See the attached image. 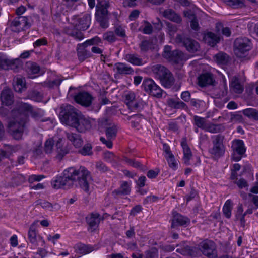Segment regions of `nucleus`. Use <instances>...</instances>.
<instances>
[{
	"mask_svg": "<svg viewBox=\"0 0 258 258\" xmlns=\"http://www.w3.org/2000/svg\"><path fill=\"white\" fill-rule=\"evenodd\" d=\"M163 150L164 153V157L165 158L170 156V155L171 156L173 155L170 150V147L166 144H163Z\"/></svg>",
	"mask_w": 258,
	"mask_h": 258,
	"instance_id": "338daca9",
	"label": "nucleus"
},
{
	"mask_svg": "<svg viewBox=\"0 0 258 258\" xmlns=\"http://www.w3.org/2000/svg\"><path fill=\"white\" fill-rule=\"evenodd\" d=\"M162 56L169 61L175 63H180L186 60L182 51L178 50L171 51V48L169 46H165Z\"/></svg>",
	"mask_w": 258,
	"mask_h": 258,
	"instance_id": "423d86ee",
	"label": "nucleus"
},
{
	"mask_svg": "<svg viewBox=\"0 0 258 258\" xmlns=\"http://www.w3.org/2000/svg\"><path fill=\"white\" fill-rule=\"evenodd\" d=\"M181 145L183 149V160L186 165L190 164V159L192 157V152L190 148L187 145L186 139H183L181 143Z\"/></svg>",
	"mask_w": 258,
	"mask_h": 258,
	"instance_id": "393cba45",
	"label": "nucleus"
},
{
	"mask_svg": "<svg viewBox=\"0 0 258 258\" xmlns=\"http://www.w3.org/2000/svg\"><path fill=\"white\" fill-rule=\"evenodd\" d=\"M153 26L148 21H144L139 28V31L145 34H151L153 32Z\"/></svg>",
	"mask_w": 258,
	"mask_h": 258,
	"instance_id": "ea45409f",
	"label": "nucleus"
},
{
	"mask_svg": "<svg viewBox=\"0 0 258 258\" xmlns=\"http://www.w3.org/2000/svg\"><path fill=\"white\" fill-rule=\"evenodd\" d=\"M96 168L100 172L103 173L108 170V168L102 161H98L96 163Z\"/></svg>",
	"mask_w": 258,
	"mask_h": 258,
	"instance_id": "13d9d810",
	"label": "nucleus"
},
{
	"mask_svg": "<svg viewBox=\"0 0 258 258\" xmlns=\"http://www.w3.org/2000/svg\"><path fill=\"white\" fill-rule=\"evenodd\" d=\"M157 256V250L156 249H151L146 252V258H155Z\"/></svg>",
	"mask_w": 258,
	"mask_h": 258,
	"instance_id": "774afa93",
	"label": "nucleus"
},
{
	"mask_svg": "<svg viewBox=\"0 0 258 258\" xmlns=\"http://www.w3.org/2000/svg\"><path fill=\"white\" fill-rule=\"evenodd\" d=\"M251 48V43L246 38H238L234 41V53L238 57H243Z\"/></svg>",
	"mask_w": 258,
	"mask_h": 258,
	"instance_id": "0eeeda50",
	"label": "nucleus"
},
{
	"mask_svg": "<svg viewBox=\"0 0 258 258\" xmlns=\"http://www.w3.org/2000/svg\"><path fill=\"white\" fill-rule=\"evenodd\" d=\"M12 180L13 185H18L25 181V178L22 175L16 173L13 175Z\"/></svg>",
	"mask_w": 258,
	"mask_h": 258,
	"instance_id": "8fccbe9b",
	"label": "nucleus"
},
{
	"mask_svg": "<svg viewBox=\"0 0 258 258\" xmlns=\"http://www.w3.org/2000/svg\"><path fill=\"white\" fill-rule=\"evenodd\" d=\"M99 123L101 126L106 127L105 134L108 139L113 140L116 137L117 131L116 125L109 122V120L107 119H102Z\"/></svg>",
	"mask_w": 258,
	"mask_h": 258,
	"instance_id": "4468645a",
	"label": "nucleus"
},
{
	"mask_svg": "<svg viewBox=\"0 0 258 258\" xmlns=\"http://www.w3.org/2000/svg\"><path fill=\"white\" fill-rule=\"evenodd\" d=\"M11 25L15 28L16 31H21L30 28L31 23L28 17L18 16L13 20Z\"/></svg>",
	"mask_w": 258,
	"mask_h": 258,
	"instance_id": "f8f14e48",
	"label": "nucleus"
},
{
	"mask_svg": "<svg viewBox=\"0 0 258 258\" xmlns=\"http://www.w3.org/2000/svg\"><path fill=\"white\" fill-rule=\"evenodd\" d=\"M3 150L8 158L12 155L13 153L16 152L15 148L10 145L6 146L5 149Z\"/></svg>",
	"mask_w": 258,
	"mask_h": 258,
	"instance_id": "052dcab7",
	"label": "nucleus"
},
{
	"mask_svg": "<svg viewBox=\"0 0 258 258\" xmlns=\"http://www.w3.org/2000/svg\"><path fill=\"white\" fill-rule=\"evenodd\" d=\"M114 31L116 35L121 37H124L125 36V30L122 27L120 26H116Z\"/></svg>",
	"mask_w": 258,
	"mask_h": 258,
	"instance_id": "0e129e2a",
	"label": "nucleus"
},
{
	"mask_svg": "<svg viewBox=\"0 0 258 258\" xmlns=\"http://www.w3.org/2000/svg\"><path fill=\"white\" fill-rule=\"evenodd\" d=\"M38 223V221H36L31 225L28 233V239L34 245H38V242L40 241L42 243L41 245L43 246L45 244V241L43 237L38 234L36 227Z\"/></svg>",
	"mask_w": 258,
	"mask_h": 258,
	"instance_id": "9b49d317",
	"label": "nucleus"
},
{
	"mask_svg": "<svg viewBox=\"0 0 258 258\" xmlns=\"http://www.w3.org/2000/svg\"><path fill=\"white\" fill-rule=\"evenodd\" d=\"M160 80L162 84L167 88L170 87L174 82V77L169 71Z\"/></svg>",
	"mask_w": 258,
	"mask_h": 258,
	"instance_id": "f704fd0d",
	"label": "nucleus"
},
{
	"mask_svg": "<svg viewBox=\"0 0 258 258\" xmlns=\"http://www.w3.org/2000/svg\"><path fill=\"white\" fill-rule=\"evenodd\" d=\"M142 86L144 90L150 95L159 98L162 96L161 89L150 79H145L143 82Z\"/></svg>",
	"mask_w": 258,
	"mask_h": 258,
	"instance_id": "6e6552de",
	"label": "nucleus"
},
{
	"mask_svg": "<svg viewBox=\"0 0 258 258\" xmlns=\"http://www.w3.org/2000/svg\"><path fill=\"white\" fill-rule=\"evenodd\" d=\"M124 101L126 104L133 108L138 107L136 102V95L135 92L131 91H126L124 94Z\"/></svg>",
	"mask_w": 258,
	"mask_h": 258,
	"instance_id": "b1692460",
	"label": "nucleus"
},
{
	"mask_svg": "<svg viewBox=\"0 0 258 258\" xmlns=\"http://www.w3.org/2000/svg\"><path fill=\"white\" fill-rule=\"evenodd\" d=\"M226 5L233 8H239L244 6L242 0H222Z\"/></svg>",
	"mask_w": 258,
	"mask_h": 258,
	"instance_id": "c03bdc74",
	"label": "nucleus"
},
{
	"mask_svg": "<svg viewBox=\"0 0 258 258\" xmlns=\"http://www.w3.org/2000/svg\"><path fill=\"white\" fill-rule=\"evenodd\" d=\"M203 39L205 43L211 46H214L219 42L220 38L214 33L208 32L204 34Z\"/></svg>",
	"mask_w": 258,
	"mask_h": 258,
	"instance_id": "2f4dec72",
	"label": "nucleus"
},
{
	"mask_svg": "<svg viewBox=\"0 0 258 258\" xmlns=\"http://www.w3.org/2000/svg\"><path fill=\"white\" fill-rule=\"evenodd\" d=\"M92 147L90 144H87L79 151V153L85 156L91 155L92 153Z\"/></svg>",
	"mask_w": 258,
	"mask_h": 258,
	"instance_id": "4d7b16f0",
	"label": "nucleus"
},
{
	"mask_svg": "<svg viewBox=\"0 0 258 258\" xmlns=\"http://www.w3.org/2000/svg\"><path fill=\"white\" fill-rule=\"evenodd\" d=\"M19 110L20 113L16 117L10 119L8 124L9 133L16 140L22 138L29 121L28 114H30L35 118L41 115L40 110H34L32 106L25 103H20Z\"/></svg>",
	"mask_w": 258,
	"mask_h": 258,
	"instance_id": "f03ea898",
	"label": "nucleus"
},
{
	"mask_svg": "<svg viewBox=\"0 0 258 258\" xmlns=\"http://www.w3.org/2000/svg\"><path fill=\"white\" fill-rule=\"evenodd\" d=\"M101 219L98 213H91L88 215L86 218V221L89 225V231L91 232L95 231L98 228Z\"/></svg>",
	"mask_w": 258,
	"mask_h": 258,
	"instance_id": "f3484780",
	"label": "nucleus"
},
{
	"mask_svg": "<svg viewBox=\"0 0 258 258\" xmlns=\"http://www.w3.org/2000/svg\"><path fill=\"white\" fill-rule=\"evenodd\" d=\"M230 88L233 92L238 94L241 93L243 91V87L240 83L239 79L236 76L232 78Z\"/></svg>",
	"mask_w": 258,
	"mask_h": 258,
	"instance_id": "473e14b6",
	"label": "nucleus"
},
{
	"mask_svg": "<svg viewBox=\"0 0 258 258\" xmlns=\"http://www.w3.org/2000/svg\"><path fill=\"white\" fill-rule=\"evenodd\" d=\"M152 70L158 76L159 79L163 77L164 75L167 74V73L169 71L165 67L159 64L153 66L152 68Z\"/></svg>",
	"mask_w": 258,
	"mask_h": 258,
	"instance_id": "e433bc0d",
	"label": "nucleus"
},
{
	"mask_svg": "<svg viewBox=\"0 0 258 258\" xmlns=\"http://www.w3.org/2000/svg\"><path fill=\"white\" fill-rule=\"evenodd\" d=\"M103 38L104 40L109 42H113L115 41L116 38L112 31H108L103 34Z\"/></svg>",
	"mask_w": 258,
	"mask_h": 258,
	"instance_id": "6e6d98bb",
	"label": "nucleus"
},
{
	"mask_svg": "<svg viewBox=\"0 0 258 258\" xmlns=\"http://www.w3.org/2000/svg\"><path fill=\"white\" fill-rule=\"evenodd\" d=\"M194 121L195 124L197 126V127L203 130L204 129L207 123L204 118L197 116H195L194 117Z\"/></svg>",
	"mask_w": 258,
	"mask_h": 258,
	"instance_id": "603ef678",
	"label": "nucleus"
},
{
	"mask_svg": "<svg viewBox=\"0 0 258 258\" xmlns=\"http://www.w3.org/2000/svg\"><path fill=\"white\" fill-rule=\"evenodd\" d=\"M125 59L133 65L141 66L144 64L142 59L136 54H126Z\"/></svg>",
	"mask_w": 258,
	"mask_h": 258,
	"instance_id": "72a5a7b5",
	"label": "nucleus"
},
{
	"mask_svg": "<svg viewBox=\"0 0 258 258\" xmlns=\"http://www.w3.org/2000/svg\"><path fill=\"white\" fill-rule=\"evenodd\" d=\"M60 234L57 233L54 235H47V240L52 242L54 245L56 244V241L60 238Z\"/></svg>",
	"mask_w": 258,
	"mask_h": 258,
	"instance_id": "e2e57ef3",
	"label": "nucleus"
},
{
	"mask_svg": "<svg viewBox=\"0 0 258 258\" xmlns=\"http://www.w3.org/2000/svg\"><path fill=\"white\" fill-rule=\"evenodd\" d=\"M243 114L249 118L258 120V110L254 108H247L243 110Z\"/></svg>",
	"mask_w": 258,
	"mask_h": 258,
	"instance_id": "37998d69",
	"label": "nucleus"
},
{
	"mask_svg": "<svg viewBox=\"0 0 258 258\" xmlns=\"http://www.w3.org/2000/svg\"><path fill=\"white\" fill-rule=\"evenodd\" d=\"M122 160L125 164L133 167L139 168L141 167V164L134 159L125 157L123 158Z\"/></svg>",
	"mask_w": 258,
	"mask_h": 258,
	"instance_id": "3c124183",
	"label": "nucleus"
},
{
	"mask_svg": "<svg viewBox=\"0 0 258 258\" xmlns=\"http://www.w3.org/2000/svg\"><path fill=\"white\" fill-rule=\"evenodd\" d=\"M66 31L68 35L78 40H81L84 38L83 34L77 30H71L70 29H67Z\"/></svg>",
	"mask_w": 258,
	"mask_h": 258,
	"instance_id": "a18cd8bd",
	"label": "nucleus"
},
{
	"mask_svg": "<svg viewBox=\"0 0 258 258\" xmlns=\"http://www.w3.org/2000/svg\"><path fill=\"white\" fill-rule=\"evenodd\" d=\"M232 208V201L230 200H227L223 208V214L226 218H229L231 217Z\"/></svg>",
	"mask_w": 258,
	"mask_h": 258,
	"instance_id": "a19ab883",
	"label": "nucleus"
},
{
	"mask_svg": "<svg viewBox=\"0 0 258 258\" xmlns=\"http://www.w3.org/2000/svg\"><path fill=\"white\" fill-rule=\"evenodd\" d=\"M232 149L233 151L232 155V160L235 161L240 160L242 155L246 151L243 141L241 140H234L232 144Z\"/></svg>",
	"mask_w": 258,
	"mask_h": 258,
	"instance_id": "1a4fd4ad",
	"label": "nucleus"
},
{
	"mask_svg": "<svg viewBox=\"0 0 258 258\" xmlns=\"http://www.w3.org/2000/svg\"><path fill=\"white\" fill-rule=\"evenodd\" d=\"M198 248L205 255L209 258H213L216 255V245L211 240L207 239L202 241Z\"/></svg>",
	"mask_w": 258,
	"mask_h": 258,
	"instance_id": "9d476101",
	"label": "nucleus"
},
{
	"mask_svg": "<svg viewBox=\"0 0 258 258\" xmlns=\"http://www.w3.org/2000/svg\"><path fill=\"white\" fill-rule=\"evenodd\" d=\"M102 43V40L98 36H95L92 39L86 40L84 42L86 46L97 45Z\"/></svg>",
	"mask_w": 258,
	"mask_h": 258,
	"instance_id": "864d4df0",
	"label": "nucleus"
},
{
	"mask_svg": "<svg viewBox=\"0 0 258 258\" xmlns=\"http://www.w3.org/2000/svg\"><path fill=\"white\" fill-rule=\"evenodd\" d=\"M44 177L45 176L42 175H32L29 176L28 181L32 183L35 181H39Z\"/></svg>",
	"mask_w": 258,
	"mask_h": 258,
	"instance_id": "680f3d73",
	"label": "nucleus"
},
{
	"mask_svg": "<svg viewBox=\"0 0 258 258\" xmlns=\"http://www.w3.org/2000/svg\"><path fill=\"white\" fill-rule=\"evenodd\" d=\"M74 182H77L80 187L85 192H90L92 178L91 173L83 166H80L78 169L69 167L65 169L63 175L56 177L51 184L53 188L58 189L69 187Z\"/></svg>",
	"mask_w": 258,
	"mask_h": 258,
	"instance_id": "f257e3e1",
	"label": "nucleus"
},
{
	"mask_svg": "<svg viewBox=\"0 0 258 258\" xmlns=\"http://www.w3.org/2000/svg\"><path fill=\"white\" fill-rule=\"evenodd\" d=\"M224 129L223 126L221 124H215L207 122L204 130L212 133H216L223 131Z\"/></svg>",
	"mask_w": 258,
	"mask_h": 258,
	"instance_id": "4c0bfd02",
	"label": "nucleus"
},
{
	"mask_svg": "<svg viewBox=\"0 0 258 258\" xmlns=\"http://www.w3.org/2000/svg\"><path fill=\"white\" fill-rule=\"evenodd\" d=\"M57 155L56 158L59 160L62 159L63 156L69 152V148L64 143V140L60 138L58 140L56 144Z\"/></svg>",
	"mask_w": 258,
	"mask_h": 258,
	"instance_id": "6ab92c4d",
	"label": "nucleus"
},
{
	"mask_svg": "<svg viewBox=\"0 0 258 258\" xmlns=\"http://www.w3.org/2000/svg\"><path fill=\"white\" fill-rule=\"evenodd\" d=\"M214 59L218 63L224 64L227 62L228 56L225 53L220 52L215 55Z\"/></svg>",
	"mask_w": 258,
	"mask_h": 258,
	"instance_id": "de8ad7c7",
	"label": "nucleus"
},
{
	"mask_svg": "<svg viewBox=\"0 0 258 258\" xmlns=\"http://www.w3.org/2000/svg\"><path fill=\"white\" fill-rule=\"evenodd\" d=\"M93 99L91 94L85 91L80 92L74 97V99L77 103L85 107L89 106Z\"/></svg>",
	"mask_w": 258,
	"mask_h": 258,
	"instance_id": "ddd939ff",
	"label": "nucleus"
},
{
	"mask_svg": "<svg viewBox=\"0 0 258 258\" xmlns=\"http://www.w3.org/2000/svg\"><path fill=\"white\" fill-rule=\"evenodd\" d=\"M109 7V4L107 0H97L95 17L100 26L103 28H106L108 26L107 16Z\"/></svg>",
	"mask_w": 258,
	"mask_h": 258,
	"instance_id": "20e7f679",
	"label": "nucleus"
},
{
	"mask_svg": "<svg viewBox=\"0 0 258 258\" xmlns=\"http://www.w3.org/2000/svg\"><path fill=\"white\" fill-rule=\"evenodd\" d=\"M54 141L52 138L47 139L44 144V151L46 153H51L53 150Z\"/></svg>",
	"mask_w": 258,
	"mask_h": 258,
	"instance_id": "49530a36",
	"label": "nucleus"
},
{
	"mask_svg": "<svg viewBox=\"0 0 258 258\" xmlns=\"http://www.w3.org/2000/svg\"><path fill=\"white\" fill-rule=\"evenodd\" d=\"M22 67V62L19 59L8 60L5 58L0 59V68L5 69H12L16 71Z\"/></svg>",
	"mask_w": 258,
	"mask_h": 258,
	"instance_id": "dca6fc26",
	"label": "nucleus"
},
{
	"mask_svg": "<svg viewBox=\"0 0 258 258\" xmlns=\"http://www.w3.org/2000/svg\"><path fill=\"white\" fill-rule=\"evenodd\" d=\"M1 100L3 105L9 106L14 102V96L12 90L8 88H5L1 94Z\"/></svg>",
	"mask_w": 258,
	"mask_h": 258,
	"instance_id": "aec40b11",
	"label": "nucleus"
},
{
	"mask_svg": "<svg viewBox=\"0 0 258 258\" xmlns=\"http://www.w3.org/2000/svg\"><path fill=\"white\" fill-rule=\"evenodd\" d=\"M183 45L186 50L190 53H195L200 50V44L195 40L186 38L183 41Z\"/></svg>",
	"mask_w": 258,
	"mask_h": 258,
	"instance_id": "5701e85b",
	"label": "nucleus"
},
{
	"mask_svg": "<svg viewBox=\"0 0 258 258\" xmlns=\"http://www.w3.org/2000/svg\"><path fill=\"white\" fill-rule=\"evenodd\" d=\"M67 139L70 141L76 148H80L83 144V140L79 135L71 132H66Z\"/></svg>",
	"mask_w": 258,
	"mask_h": 258,
	"instance_id": "cd10ccee",
	"label": "nucleus"
},
{
	"mask_svg": "<svg viewBox=\"0 0 258 258\" xmlns=\"http://www.w3.org/2000/svg\"><path fill=\"white\" fill-rule=\"evenodd\" d=\"M139 47L142 52H146L154 48L153 43L150 40L142 41L139 45Z\"/></svg>",
	"mask_w": 258,
	"mask_h": 258,
	"instance_id": "79ce46f5",
	"label": "nucleus"
},
{
	"mask_svg": "<svg viewBox=\"0 0 258 258\" xmlns=\"http://www.w3.org/2000/svg\"><path fill=\"white\" fill-rule=\"evenodd\" d=\"M131 192V183L127 181H123L120 184V187L114 190L112 195L114 197L119 195H127Z\"/></svg>",
	"mask_w": 258,
	"mask_h": 258,
	"instance_id": "bb28decb",
	"label": "nucleus"
},
{
	"mask_svg": "<svg viewBox=\"0 0 258 258\" xmlns=\"http://www.w3.org/2000/svg\"><path fill=\"white\" fill-rule=\"evenodd\" d=\"M75 251L80 254H86L93 250L94 247L91 245H85L82 243H78L74 246Z\"/></svg>",
	"mask_w": 258,
	"mask_h": 258,
	"instance_id": "7c9ffc66",
	"label": "nucleus"
},
{
	"mask_svg": "<svg viewBox=\"0 0 258 258\" xmlns=\"http://www.w3.org/2000/svg\"><path fill=\"white\" fill-rule=\"evenodd\" d=\"M158 200V197L154 195H150L147 197L144 200V204H147L148 203L155 202Z\"/></svg>",
	"mask_w": 258,
	"mask_h": 258,
	"instance_id": "69168bd1",
	"label": "nucleus"
},
{
	"mask_svg": "<svg viewBox=\"0 0 258 258\" xmlns=\"http://www.w3.org/2000/svg\"><path fill=\"white\" fill-rule=\"evenodd\" d=\"M60 118L61 122L75 127L79 132H84L91 127V120L79 113L71 105L64 106Z\"/></svg>",
	"mask_w": 258,
	"mask_h": 258,
	"instance_id": "7ed1b4c3",
	"label": "nucleus"
},
{
	"mask_svg": "<svg viewBox=\"0 0 258 258\" xmlns=\"http://www.w3.org/2000/svg\"><path fill=\"white\" fill-rule=\"evenodd\" d=\"M115 68L119 74H131L134 72L133 69L123 63H117L115 64Z\"/></svg>",
	"mask_w": 258,
	"mask_h": 258,
	"instance_id": "c9c22d12",
	"label": "nucleus"
},
{
	"mask_svg": "<svg viewBox=\"0 0 258 258\" xmlns=\"http://www.w3.org/2000/svg\"><path fill=\"white\" fill-rule=\"evenodd\" d=\"M176 251L183 255L196 256L199 252L198 247L189 246L185 243L177 245Z\"/></svg>",
	"mask_w": 258,
	"mask_h": 258,
	"instance_id": "2eb2a0df",
	"label": "nucleus"
},
{
	"mask_svg": "<svg viewBox=\"0 0 258 258\" xmlns=\"http://www.w3.org/2000/svg\"><path fill=\"white\" fill-rule=\"evenodd\" d=\"M25 79L22 78H17L13 84L14 90L18 92H21L25 89Z\"/></svg>",
	"mask_w": 258,
	"mask_h": 258,
	"instance_id": "58836bf2",
	"label": "nucleus"
},
{
	"mask_svg": "<svg viewBox=\"0 0 258 258\" xmlns=\"http://www.w3.org/2000/svg\"><path fill=\"white\" fill-rule=\"evenodd\" d=\"M224 137L220 135L213 137V147L209 149V153L215 158H219L222 156L225 151L223 144Z\"/></svg>",
	"mask_w": 258,
	"mask_h": 258,
	"instance_id": "39448f33",
	"label": "nucleus"
},
{
	"mask_svg": "<svg viewBox=\"0 0 258 258\" xmlns=\"http://www.w3.org/2000/svg\"><path fill=\"white\" fill-rule=\"evenodd\" d=\"M91 22V17L89 15H85L78 19L76 26L79 29L85 30L88 28Z\"/></svg>",
	"mask_w": 258,
	"mask_h": 258,
	"instance_id": "c85d7f7f",
	"label": "nucleus"
},
{
	"mask_svg": "<svg viewBox=\"0 0 258 258\" xmlns=\"http://www.w3.org/2000/svg\"><path fill=\"white\" fill-rule=\"evenodd\" d=\"M25 69L30 78H34V75L39 74L40 67L35 62H27L26 64Z\"/></svg>",
	"mask_w": 258,
	"mask_h": 258,
	"instance_id": "a878e982",
	"label": "nucleus"
},
{
	"mask_svg": "<svg viewBox=\"0 0 258 258\" xmlns=\"http://www.w3.org/2000/svg\"><path fill=\"white\" fill-rule=\"evenodd\" d=\"M87 46L84 43L79 44L77 47V55L79 59L83 61L90 56L89 52L86 49Z\"/></svg>",
	"mask_w": 258,
	"mask_h": 258,
	"instance_id": "c756f323",
	"label": "nucleus"
},
{
	"mask_svg": "<svg viewBox=\"0 0 258 258\" xmlns=\"http://www.w3.org/2000/svg\"><path fill=\"white\" fill-rule=\"evenodd\" d=\"M198 85L201 87L214 85L215 80L211 73H206L200 75L198 78Z\"/></svg>",
	"mask_w": 258,
	"mask_h": 258,
	"instance_id": "412c9836",
	"label": "nucleus"
},
{
	"mask_svg": "<svg viewBox=\"0 0 258 258\" xmlns=\"http://www.w3.org/2000/svg\"><path fill=\"white\" fill-rule=\"evenodd\" d=\"M162 14L164 18L172 22L177 24H181L182 23V19L181 16L171 9L165 10Z\"/></svg>",
	"mask_w": 258,
	"mask_h": 258,
	"instance_id": "a211bd4d",
	"label": "nucleus"
},
{
	"mask_svg": "<svg viewBox=\"0 0 258 258\" xmlns=\"http://www.w3.org/2000/svg\"><path fill=\"white\" fill-rule=\"evenodd\" d=\"M172 215V228H174L176 226H183L189 222V220L187 218L182 216L176 212H173Z\"/></svg>",
	"mask_w": 258,
	"mask_h": 258,
	"instance_id": "4be33fe9",
	"label": "nucleus"
},
{
	"mask_svg": "<svg viewBox=\"0 0 258 258\" xmlns=\"http://www.w3.org/2000/svg\"><path fill=\"white\" fill-rule=\"evenodd\" d=\"M36 203L37 205H40L42 208L46 210L52 211L53 210L52 204L48 201L43 200H38L36 202Z\"/></svg>",
	"mask_w": 258,
	"mask_h": 258,
	"instance_id": "09e8293b",
	"label": "nucleus"
},
{
	"mask_svg": "<svg viewBox=\"0 0 258 258\" xmlns=\"http://www.w3.org/2000/svg\"><path fill=\"white\" fill-rule=\"evenodd\" d=\"M235 183L236 184L237 186L240 189L248 187V186L247 181L243 178H240L239 180L235 181Z\"/></svg>",
	"mask_w": 258,
	"mask_h": 258,
	"instance_id": "bf43d9fd",
	"label": "nucleus"
},
{
	"mask_svg": "<svg viewBox=\"0 0 258 258\" xmlns=\"http://www.w3.org/2000/svg\"><path fill=\"white\" fill-rule=\"evenodd\" d=\"M167 160L169 167L172 169L175 170L177 168V162L176 161L174 155H170L168 157L165 158Z\"/></svg>",
	"mask_w": 258,
	"mask_h": 258,
	"instance_id": "5fc2aeb1",
	"label": "nucleus"
}]
</instances>
